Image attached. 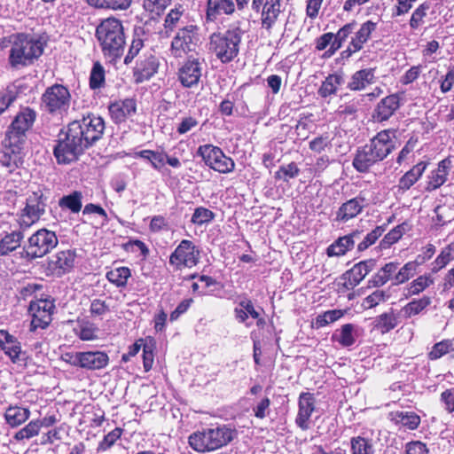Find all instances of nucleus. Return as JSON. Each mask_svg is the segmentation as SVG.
I'll use <instances>...</instances> for the list:
<instances>
[{
    "mask_svg": "<svg viewBox=\"0 0 454 454\" xmlns=\"http://www.w3.org/2000/svg\"><path fill=\"white\" fill-rule=\"evenodd\" d=\"M224 427L210 428L192 433L188 438L190 447L197 452H208L225 443Z\"/></svg>",
    "mask_w": 454,
    "mask_h": 454,
    "instance_id": "nucleus-5",
    "label": "nucleus"
},
{
    "mask_svg": "<svg viewBox=\"0 0 454 454\" xmlns=\"http://www.w3.org/2000/svg\"><path fill=\"white\" fill-rule=\"evenodd\" d=\"M399 98L395 94L382 98L374 110L373 118L378 121L388 120L399 108Z\"/></svg>",
    "mask_w": 454,
    "mask_h": 454,
    "instance_id": "nucleus-23",
    "label": "nucleus"
},
{
    "mask_svg": "<svg viewBox=\"0 0 454 454\" xmlns=\"http://www.w3.org/2000/svg\"><path fill=\"white\" fill-rule=\"evenodd\" d=\"M301 170L295 162H290L286 165H283L276 172L275 177L284 182H288L291 179L297 177Z\"/></svg>",
    "mask_w": 454,
    "mask_h": 454,
    "instance_id": "nucleus-50",
    "label": "nucleus"
},
{
    "mask_svg": "<svg viewBox=\"0 0 454 454\" xmlns=\"http://www.w3.org/2000/svg\"><path fill=\"white\" fill-rule=\"evenodd\" d=\"M359 236V232H353L339 238L334 243L327 247L326 254L328 256H341L347 251L350 250L355 244V239Z\"/></svg>",
    "mask_w": 454,
    "mask_h": 454,
    "instance_id": "nucleus-28",
    "label": "nucleus"
},
{
    "mask_svg": "<svg viewBox=\"0 0 454 454\" xmlns=\"http://www.w3.org/2000/svg\"><path fill=\"white\" fill-rule=\"evenodd\" d=\"M431 303V299L428 296H423L420 299L413 300L410 301L407 305H405L403 309L404 314L411 317L412 316L418 315L424 309H426Z\"/></svg>",
    "mask_w": 454,
    "mask_h": 454,
    "instance_id": "nucleus-47",
    "label": "nucleus"
},
{
    "mask_svg": "<svg viewBox=\"0 0 454 454\" xmlns=\"http://www.w3.org/2000/svg\"><path fill=\"white\" fill-rule=\"evenodd\" d=\"M158 67V59L153 54L149 53L139 56L133 71L135 82L141 83L149 80L157 73Z\"/></svg>",
    "mask_w": 454,
    "mask_h": 454,
    "instance_id": "nucleus-15",
    "label": "nucleus"
},
{
    "mask_svg": "<svg viewBox=\"0 0 454 454\" xmlns=\"http://www.w3.org/2000/svg\"><path fill=\"white\" fill-rule=\"evenodd\" d=\"M385 228L383 226H377L374 230H372L365 236L363 241H361L358 244L357 249L359 251H364L370 246L374 244L376 240L383 234Z\"/></svg>",
    "mask_w": 454,
    "mask_h": 454,
    "instance_id": "nucleus-61",
    "label": "nucleus"
},
{
    "mask_svg": "<svg viewBox=\"0 0 454 454\" xmlns=\"http://www.w3.org/2000/svg\"><path fill=\"white\" fill-rule=\"evenodd\" d=\"M316 400L312 394L303 392L299 396L298 414L295 419L296 425L302 430L309 428V419L315 411Z\"/></svg>",
    "mask_w": 454,
    "mask_h": 454,
    "instance_id": "nucleus-17",
    "label": "nucleus"
},
{
    "mask_svg": "<svg viewBox=\"0 0 454 454\" xmlns=\"http://www.w3.org/2000/svg\"><path fill=\"white\" fill-rule=\"evenodd\" d=\"M96 327L89 323H84L80 325L79 330L76 331V334L82 340H95L96 335Z\"/></svg>",
    "mask_w": 454,
    "mask_h": 454,
    "instance_id": "nucleus-63",
    "label": "nucleus"
},
{
    "mask_svg": "<svg viewBox=\"0 0 454 454\" xmlns=\"http://www.w3.org/2000/svg\"><path fill=\"white\" fill-rule=\"evenodd\" d=\"M393 420L409 430L417 429L420 424V417L413 411H396Z\"/></svg>",
    "mask_w": 454,
    "mask_h": 454,
    "instance_id": "nucleus-37",
    "label": "nucleus"
},
{
    "mask_svg": "<svg viewBox=\"0 0 454 454\" xmlns=\"http://www.w3.org/2000/svg\"><path fill=\"white\" fill-rule=\"evenodd\" d=\"M24 234L21 231L6 233L0 240V256H5L20 247Z\"/></svg>",
    "mask_w": 454,
    "mask_h": 454,
    "instance_id": "nucleus-33",
    "label": "nucleus"
},
{
    "mask_svg": "<svg viewBox=\"0 0 454 454\" xmlns=\"http://www.w3.org/2000/svg\"><path fill=\"white\" fill-rule=\"evenodd\" d=\"M202 74V63L199 59L189 57L178 69V80L184 87L192 88L198 84Z\"/></svg>",
    "mask_w": 454,
    "mask_h": 454,
    "instance_id": "nucleus-13",
    "label": "nucleus"
},
{
    "mask_svg": "<svg viewBox=\"0 0 454 454\" xmlns=\"http://www.w3.org/2000/svg\"><path fill=\"white\" fill-rule=\"evenodd\" d=\"M82 214L87 217V221H91L95 224L104 226L108 223V216L106 210L96 204L90 203L82 210Z\"/></svg>",
    "mask_w": 454,
    "mask_h": 454,
    "instance_id": "nucleus-35",
    "label": "nucleus"
},
{
    "mask_svg": "<svg viewBox=\"0 0 454 454\" xmlns=\"http://www.w3.org/2000/svg\"><path fill=\"white\" fill-rule=\"evenodd\" d=\"M452 168V160L446 157L438 162L437 168L428 176L427 190L433 191L441 187L448 179V176Z\"/></svg>",
    "mask_w": 454,
    "mask_h": 454,
    "instance_id": "nucleus-21",
    "label": "nucleus"
},
{
    "mask_svg": "<svg viewBox=\"0 0 454 454\" xmlns=\"http://www.w3.org/2000/svg\"><path fill=\"white\" fill-rule=\"evenodd\" d=\"M105 84V69L99 62L94 63L90 75V87L99 89Z\"/></svg>",
    "mask_w": 454,
    "mask_h": 454,
    "instance_id": "nucleus-51",
    "label": "nucleus"
},
{
    "mask_svg": "<svg viewBox=\"0 0 454 454\" xmlns=\"http://www.w3.org/2000/svg\"><path fill=\"white\" fill-rule=\"evenodd\" d=\"M198 153L211 168L220 173H227L226 157L220 148L205 145L199 147Z\"/></svg>",
    "mask_w": 454,
    "mask_h": 454,
    "instance_id": "nucleus-16",
    "label": "nucleus"
},
{
    "mask_svg": "<svg viewBox=\"0 0 454 454\" xmlns=\"http://www.w3.org/2000/svg\"><path fill=\"white\" fill-rule=\"evenodd\" d=\"M30 417V410L27 407L10 405L4 413V418L8 426L18 427L25 423Z\"/></svg>",
    "mask_w": 454,
    "mask_h": 454,
    "instance_id": "nucleus-27",
    "label": "nucleus"
},
{
    "mask_svg": "<svg viewBox=\"0 0 454 454\" xmlns=\"http://www.w3.org/2000/svg\"><path fill=\"white\" fill-rule=\"evenodd\" d=\"M41 427L39 419L32 420L23 428L15 433L13 438L16 441H22L24 439H30L39 434Z\"/></svg>",
    "mask_w": 454,
    "mask_h": 454,
    "instance_id": "nucleus-52",
    "label": "nucleus"
},
{
    "mask_svg": "<svg viewBox=\"0 0 454 454\" xmlns=\"http://www.w3.org/2000/svg\"><path fill=\"white\" fill-rule=\"evenodd\" d=\"M58 243L54 231L42 228L28 238L26 253L30 258H41L55 248Z\"/></svg>",
    "mask_w": 454,
    "mask_h": 454,
    "instance_id": "nucleus-6",
    "label": "nucleus"
},
{
    "mask_svg": "<svg viewBox=\"0 0 454 454\" xmlns=\"http://www.w3.org/2000/svg\"><path fill=\"white\" fill-rule=\"evenodd\" d=\"M35 120V113L26 108L16 115L8 131L6 140L10 146L19 147L24 142L26 132L32 127Z\"/></svg>",
    "mask_w": 454,
    "mask_h": 454,
    "instance_id": "nucleus-8",
    "label": "nucleus"
},
{
    "mask_svg": "<svg viewBox=\"0 0 454 454\" xmlns=\"http://www.w3.org/2000/svg\"><path fill=\"white\" fill-rule=\"evenodd\" d=\"M200 251L191 240L184 239L180 242L169 257V263L176 269L192 268L197 265Z\"/></svg>",
    "mask_w": 454,
    "mask_h": 454,
    "instance_id": "nucleus-9",
    "label": "nucleus"
},
{
    "mask_svg": "<svg viewBox=\"0 0 454 454\" xmlns=\"http://www.w3.org/2000/svg\"><path fill=\"white\" fill-rule=\"evenodd\" d=\"M375 80V69L371 67L364 68L351 75L347 88L353 91L363 90L367 86L373 84Z\"/></svg>",
    "mask_w": 454,
    "mask_h": 454,
    "instance_id": "nucleus-24",
    "label": "nucleus"
},
{
    "mask_svg": "<svg viewBox=\"0 0 454 454\" xmlns=\"http://www.w3.org/2000/svg\"><path fill=\"white\" fill-rule=\"evenodd\" d=\"M184 9L182 5H178L169 11L164 20V27L166 33L179 30L185 25Z\"/></svg>",
    "mask_w": 454,
    "mask_h": 454,
    "instance_id": "nucleus-34",
    "label": "nucleus"
},
{
    "mask_svg": "<svg viewBox=\"0 0 454 454\" xmlns=\"http://www.w3.org/2000/svg\"><path fill=\"white\" fill-rule=\"evenodd\" d=\"M144 47V39L140 36V35L135 31V35L131 41V44L129 48L128 53L124 58V64L129 65L132 62L135 57L138 56L140 51Z\"/></svg>",
    "mask_w": 454,
    "mask_h": 454,
    "instance_id": "nucleus-55",
    "label": "nucleus"
},
{
    "mask_svg": "<svg viewBox=\"0 0 454 454\" xmlns=\"http://www.w3.org/2000/svg\"><path fill=\"white\" fill-rule=\"evenodd\" d=\"M344 83V75L342 73L331 74L322 82L317 90L321 98H327L337 93L339 86Z\"/></svg>",
    "mask_w": 454,
    "mask_h": 454,
    "instance_id": "nucleus-32",
    "label": "nucleus"
},
{
    "mask_svg": "<svg viewBox=\"0 0 454 454\" xmlns=\"http://www.w3.org/2000/svg\"><path fill=\"white\" fill-rule=\"evenodd\" d=\"M403 233V225H397L385 235L383 239L380 241V247L382 249L390 247V246L397 242L402 238Z\"/></svg>",
    "mask_w": 454,
    "mask_h": 454,
    "instance_id": "nucleus-58",
    "label": "nucleus"
},
{
    "mask_svg": "<svg viewBox=\"0 0 454 454\" xmlns=\"http://www.w3.org/2000/svg\"><path fill=\"white\" fill-rule=\"evenodd\" d=\"M45 212V204L42 200H27L21 210L19 223L21 229H27L36 223Z\"/></svg>",
    "mask_w": 454,
    "mask_h": 454,
    "instance_id": "nucleus-19",
    "label": "nucleus"
},
{
    "mask_svg": "<svg viewBox=\"0 0 454 454\" xmlns=\"http://www.w3.org/2000/svg\"><path fill=\"white\" fill-rule=\"evenodd\" d=\"M209 50L222 63L227 62V31L215 32L210 36Z\"/></svg>",
    "mask_w": 454,
    "mask_h": 454,
    "instance_id": "nucleus-30",
    "label": "nucleus"
},
{
    "mask_svg": "<svg viewBox=\"0 0 454 454\" xmlns=\"http://www.w3.org/2000/svg\"><path fill=\"white\" fill-rule=\"evenodd\" d=\"M222 13H227V0H207V21L216 20Z\"/></svg>",
    "mask_w": 454,
    "mask_h": 454,
    "instance_id": "nucleus-44",
    "label": "nucleus"
},
{
    "mask_svg": "<svg viewBox=\"0 0 454 454\" xmlns=\"http://www.w3.org/2000/svg\"><path fill=\"white\" fill-rule=\"evenodd\" d=\"M433 284L434 278L430 275L419 276L411 283L408 294L410 295L419 294Z\"/></svg>",
    "mask_w": 454,
    "mask_h": 454,
    "instance_id": "nucleus-53",
    "label": "nucleus"
},
{
    "mask_svg": "<svg viewBox=\"0 0 454 454\" xmlns=\"http://www.w3.org/2000/svg\"><path fill=\"white\" fill-rule=\"evenodd\" d=\"M398 325V317L394 311L380 315L375 320V327L382 333H388Z\"/></svg>",
    "mask_w": 454,
    "mask_h": 454,
    "instance_id": "nucleus-38",
    "label": "nucleus"
},
{
    "mask_svg": "<svg viewBox=\"0 0 454 454\" xmlns=\"http://www.w3.org/2000/svg\"><path fill=\"white\" fill-rule=\"evenodd\" d=\"M376 267L374 259H368L356 263L343 274L346 287H355Z\"/></svg>",
    "mask_w": 454,
    "mask_h": 454,
    "instance_id": "nucleus-18",
    "label": "nucleus"
},
{
    "mask_svg": "<svg viewBox=\"0 0 454 454\" xmlns=\"http://www.w3.org/2000/svg\"><path fill=\"white\" fill-rule=\"evenodd\" d=\"M214 218V214L205 207H198L195 209L192 222L197 225H202L209 223Z\"/></svg>",
    "mask_w": 454,
    "mask_h": 454,
    "instance_id": "nucleus-62",
    "label": "nucleus"
},
{
    "mask_svg": "<svg viewBox=\"0 0 454 454\" xmlns=\"http://www.w3.org/2000/svg\"><path fill=\"white\" fill-rule=\"evenodd\" d=\"M376 29L377 23L372 20H367L361 24L360 27L351 37L350 41L352 42L353 48L355 50H362Z\"/></svg>",
    "mask_w": 454,
    "mask_h": 454,
    "instance_id": "nucleus-29",
    "label": "nucleus"
},
{
    "mask_svg": "<svg viewBox=\"0 0 454 454\" xmlns=\"http://www.w3.org/2000/svg\"><path fill=\"white\" fill-rule=\"evenodd\" d=\"M395 130H381L366 145L371 149L375 158L381 161L395 149Z\"/></svg>",
    "mask_w": 454,
    "mask_h": 454,
    "instance_id": "nucleus-11",
    "label": "nucleus"
},
{
    "mask_svg": "<svg viewBox=\"0 0 454 454\" xmlns=\"http://www.w3.org/2000/svg\"><path fill=\"white\" fill-rule=\"evenodd\" d=\"M172 0H144L143 6L146 12L160 15L170 4Z\"/></svg>",
    "mask_w": 454,
    "mask_h": 454,
    "instance_id": "nucleus-60",
    "label": "nucleus"
},
{
    "mask_svg": "<svg viewBox=\"0 0 454 454\" xmlns=\"http://www.w3.org/2000/svg\"><path fill=\"white\" fill-rule=\"evenodd\" d=\"M122 434V429L115 427L106 434L98 446V451H106L110 449Z\"/></svg>",
    "mask_w": 454,
    "mask_h": 454,
    "instance_id": "nucleus-59",
    "label": "nucleus"
},
{
    "mask_svg": "<svg viewBox=\"0 0 454 454\" xmlns=\"http://www.w3.org/2000/svg\"><path fill=\"white\" fill-rule=\"evenodd\" d=\"M140 158L148 160L154 169L160 170L165 164L166 152L143 150L137 153Z\"/></svg>",
    "mask_w": 454,
    "mask_h": 454,
    "instance_id": "nucleus-40",
    "label": "nucleus"
},
{
    "mask_svg": "<svg viewBox=\"0 0 454 454\" xmlns=\"http://www.w3.org/2000/svg\"><path fill=\"white\" fill-rule=\"evenodd\" d=\"M71 94L62 84L48 87L42 95V108L53 116H63L70 107Z\"/></svg>",
    "mask_w": 454,
    "mask_h": 454,
    "instance_id": "nucleus-4",
    "label": "nucleus"
},
{
    "mask_svg": "<svg viewBox=\"0 0 454 454\" xmlns=\"http://www.w3.org/2000/svg\"><path fill=\"white\" fill-rule=\"evenodd\" d=\"M353 331L354 325L352 324L343 325L340 333L333 335V339L338 341L342 347H349L356 341Z\"/></svg>",
    "mask_w": 454,
    "mask_h": 454,
    "instance_id": "nucleus-45",
    "label": "nucleus"
},
{
    "mask_svg": "<svg viewBox=\"0 0 454 454\" xmlns=\"http://www.w3.org/2000/svg\"><path fill=\"white\" fill-rule=\"evenodd\" d=\"M253 9L262 12V27L270 29L281 12V0H253Z\"/></svg>",
    "mask_w": 454,
    "mask_h": 454,
    "instance_id": "nucleus-14",
    "label": "nucleus"
},
{
    "mask_svg": "<svg viewBox=\"0 0 454 454\" xmlns=\"http://www.w3.org/2000/svg\"><path fill=\"white\" fill-rule=\"evenodd\" d=\"M75 253L72 250H63L54 254L49 261V269L56 275L61 276L74 267Z\"/></svg>",
    "mask_w": 454,
    "mask_h": 454,
    "instance_id": "nucleus-20",
    "label": "nucleus"
},
{
    "mask_svg": "<svg viewBox=\"0 0 454 454\" xmlns=\"http://www.w3.org/2000/svg\"><path fill=\"white\" fill-rule=\"evenodd\" d=\"M18 90L14 85L0 92V115L16 100Z\"/></svg>",
    "mask_w": 454,
    "mask_h": 454,
    "instance_id": "nucleus-56",
    "label": "nucleus"
},
{
    "mask_svg": "<svg viewBox=\"0 0 454 454\" xmlns=\"http://www.w3.org/2000/svg\"><path fill=\"white\" fill-rule=\"evenodd\" d=\"M429 450L426 443L420 441H412L405 444L404 454H428Z\"/></svg>",
    "mask_w": 454,
    "mask_h": 454,
    "instance_id": "nucleus-64",
    "label": "nucleus"
},
{
    "mask_svg": "<svg viewBox=\"0 0 454 454\" xmlns=\"http://www.w3.org/2000/svg\"><path fill=\"white\" fill-rule=\"evenodd\" d=\"M109 113L112 120L115 123L124 121L128 117L133 115L137 110L136 100L133 98H125L112 103L109 107Z\"/></svg>",
    "mask_w": 454,
    "mask_h": 454,
    "instance_id": "nucleus-22",
    "label": "nucleus"
},
{
    "mask_svg": "<svg viewBox=\"0 0 454 454\" xmlns=\"http://www.w3.org/2000/svg\"><path fill=\"white\" fill-rule=\"evenodd\" d=\"M0 349L10 358L12 363L18 365L26 364L27 352L22 350L18 339L6 330H0Z\"/></svg>",
    "mask_w": 454,
    "mask_h": 454,
    "instance_id": "nucleus-10",
    "label": "nucleus"
},
{
    "mask_svg": "<svg viewBox=\"0 0 454 454\" xmlns=\"http://www.w3.org/2000/svg\"><path fill=\"white\" fill-rule=\"evenodd\" d=\"M344 311L341 309L327 310L320 314L316 318L317 327H324L331 323L335 322L344 316Z\"/></svg>",
    "mask_w": 454,
    "mask_h": 454,
    "instance_id": "nucleus-57",
    "label": "nucleus"
},
{
    "mask_svg": "<svg viewBox=\"0 0 454 454\" xmlns=\"http://www.w3.org/2000/svg\"><path fill=\"white\" fill-rule=\"evenodd\" d=\"M418 266L419 263L414 261L405 263L394 276L393 284L400 285L408 281L416 274Z\"/></svg>",
    "mask_w": 454,
    "mask_h": 454,
    "instance_id": "nucleus-41",
    "label": "nucleus"
},
{
    "mask_svg": "<svg viewBox=\"0 0 454 454\" xmlns=\"http://www.w3.org/2000/svg\"><path fill=\"white\" fill-rule=\"evenodd\" d=\"M399 263L391 262L386 263L377 273H375L368 281L369 286L380 287L384 286L390 279L393 280L396 274Z\"/></svg>",
    "mask_w": 454,
    "mask_h": 454,
    "instance_id": "nucleus-31",
    "label": "nucleus"
},
{
    "mask_svg": "<svg viewBox=\"0 0 454 454\" xmlns=\"http://www.w3.org/2000/svg\"><path fill=\"white\" fill-rule=\"evenodd\" d=\"M379 161L371 149L365 145L356 151L352 165L356 171L364 173L369 171L370 168Z\"/></svg>",
    "mask_w": 454,
    "mask_h": 454,
    "instance_id": "nucleus-26",
    "label": "nucleus"
},
{
    "mask_svg": "<svg viewBox=\"0 0 454 454\" xmlns=\"http://www.w3.org/2000/svg\"><path fill=\"white\" fill-rule=\"evenodd\" d=\"M454 351V340H443L440 342L435 343L431 351L428 353V358L430 360H436L445 354Z\"/></svg>",
    "mask_w": 454,
    "mask_h": 454,
    "instance_id": "nucleus-46",
    "label": "nucleus"
},
{
    "mask_svg": "<svg viewBox=\"0 0 454 454\" xmlns=\"http://www.w3.org/2000/svg\"><path fill=\"white\" fill-rule=\"evenodd\" d=\"M430 8V4L425 2L419 4L412 12L410 20V27L412 29L419 28L424 23V18Z\"/></svg>",
    "mask_w": 454,
    "mask_h": 454,
    "instance_id": "nucleus-54",
    "label": "nucleus"
},
{
    "mask_svg": "<svg viewBox=\"0 0 454 454\" xmlns=\"http://www.w3.org/2000/svg\"><path fill=\"white\" fill-rule=\"evenodd\" d=\"M96 37L106 58L110 61L121 59L124 52L125 35L121 20L108 18L96 28Z\"/></svg>",
    "mask_w": 454,
    "mask_h": 454,
    "instance_id": "nucleus-2",
    "label": "nucleus"
},
{
    "mask_svg": "<svg viewBox=\"0 0 454 454\" xmlns=\"http://www.w3.org/2000/svg\"><path fill=\"white\" fill-rule=\"evenodd\" d=\"M55 306L50 300H38L31 301L29 311L32 314L31 325L34 328H46L51 322V315Z\"/></svg>",
    "mask_w": 454,
    "mask_h": 454,
    "instance_id": "nucleus-12",
    "label": "nucleus"
},
{
    "mask_svg": "<svg viewBox=\"0 0 454 454\" xmlns=\"http://www.w3.org/2000/svg\"><path fill=\"white\" fill-rule=\"evenodd\" d=\"M106 277L116 287L124 288L131 277V271L128 267H115L107 271Z\"/></svg>",
    "mask_w": 454,
    "mask_h": 454,
    "instance_id": "nucleus-36",
    "label": "nucleus"
},
{
    "mask_svg": "<svg viewBox=\"0 0 454 454\" xmlns=\"http://www.w3.org/2000/svg\"><path fill=\"white\" fill-rule=\"evenodd\" d=\"M454 259V250L451 245L445 247L433 262L432 271L438 272Z\"/></svg>",
    "mask_w": 454,
    "mask_h": 454,
    "instance_id": "nucleus-49",
    "label": "nucleus"
},
{
    "mask_svg": "<svg viewBox=\"0 0 454 454\" xmlns=\"http://www.w3.org/2000/svg\"><path fill=\"white\" fill-rule=\"evenodd\" d=\"M350 449L351 454H374L371 441L361 436L351 438Z\"/></svg>",
    "mask_w": 454,
    "mask_h": 454,
    "instance_id": "nucleus-43",
    "label": "nucleus"
},
{
    "mask_svg": "<svg viewBox=\"0 0 454 454\" xmlns=\"http://www.w3.org/2000/svg\"><path fill=\"white\" fill-rule=\"evenodd\" d=\"M11 49L9 53V64L12 68L31 65L43 51L42 43L32 35L19 33L9 37Z\"/></svg>",
    "mask_w": 454,
    "mask_h": 454,
    "instance_id": "nucleus-3",
    "label": "nucleus"
},
{
    "mask_svg": "<svg viewBox=\"0 0 454 454\" xmlns=\"http://www.w3.org/2000/svg\"><path fill=\"white\" fill-rule=\"evenodd\" d=\"M109 362L106 353L102 351L81 352V368L86 370H100Z\"/></svg>",
    "mask_w": 454,
    "mask_h": 454,
    "instance_id": "nucleus-25",
    "label": "nucleus"
},
{
    "mask_svg": "<svg viewBox=\"0 0 454 454\" xmlns=\"http://www.w3.org/2000/svg\"><path fill=\"white\" fill-rule=\"evenodd\" d=\"M132 0H87L90 6L112 10H126L130 6Z\"/></svg>",
    "mask_w": 454,
    "mask_h": 454,
    "instance_id": "nucleus-42",
    "label": "nucleus"
},
{
    "mask_svg": "<svg viewBox=\"0 0 454 454\" xmlns=\"http://www.w3.org/2000/svg\"><path fill=\"white\" fill-rule=\"evenodd\" d=\"M389 297L388 291L377 289L364 299L363 306L365 309H372L388 300Z\"/></svg>",
    "mask_w": 454,
    "mask_h": 454,
    "instance_id": "nucleus-48",
    "label": "nucleus"
},
{
    "mask_svg": "<svg viewBox=\"0 0 454 454\" xmlns=\"http://www.w3.org/2000/svg\"><path fill=\"white\" fill-rule=\"evenodd\" d=\"M362 207L363 206L357 200H347L339 208L337 219L346 222L357 215L361 212Z\"/></svg>",
    "mask_w": 454,
    "mask_h": 454,
    "instance_id": "nucleus-39",
    "label": "nucleus"
},
{
    "mask_svg": "<svg viewBox=\"0 0 454 454\" xmlns=\"http://www.w3.org/2000/svg\"><path fill=\"white\" fill-rule=\"evenodd\" d=\"M104 119L88 113L81 119L74 120L62 129L53 148V154L59 164H69L99 141L105 132Z\"/></svg>",
    "mask_w": 454,
    "mask_h": 454,
    "instance_id": "nucleus-1",
    "label": "nucleus"
},
{
    "mask_svg": "<svg viewBox=\"0 0 454 454\" xmlns=\"http://www.w3.org/2000/svg\"><path fill=\"white\" fill-rule=\"evenodd\" d=\"M198 42V27L192 24L184 26L179 28L171 42V53L176 58H182L188 52L194 51Z\"/></svg>",
    "mask_w": 454,
    "mask_h": 454,
    "instance_id": "nucleus-7",
    "label": "nucleus"
}]
</instances>
